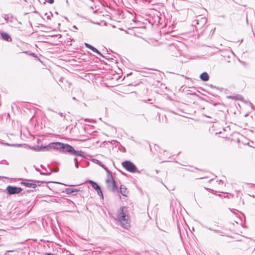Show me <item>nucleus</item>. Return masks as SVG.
I'll return each mask as SVG.
<instances>
[{
	"label": "nucleus",
	"instance_id": "1",
	"mask_svg": "<svg viewBox=\"0 0 255 255\" xmlns=\"http://www.w3.org/2000/svg\"><path fill=\"white\" fill-rule=\"evenodd\" d=\"M117 219L120 222L123 228L128 229L129 227L130 219L126 207H123L119 210Z\"/></svg>",
	"mask_w": 255,
	"mask_h": 255
},
{
	"label": "nucleus",
	"instance_id": "2",
	"mask_svg": "<svg viewBox=\"0 0 255 255\" xmlns=\"http://www.w3.org/2000/svg\"><path fill=\"white\" fill-rule=\"evenodd\" d=\"M207 22V19L205 17H202L198 16L196 17V19L192 21V25L195 26L197 30L200 29L201 32L204 30V27Z\"/></svg>",
	"mask_w": 255,
	"mask_h": 255
},
{
	"label": "nucleus",
	"instance_id": "3",
	"mask_svg": "<svg viewBox=\"0 0 255 255\" xmlns=\"http://www.w3.org/2000/svg\"><path fill=\"white\" fill-rule=\"evenodd\" d=\"M106 182L107 187L109 190L113 192H115L118 190V187L116 184L115 180L113 178L112 172L109 174H107V178Z\"/></svg>",
	"mask_w": 255,
	"mask_h": 255
},
{
	"label": "nucleus",
	"instance_id": "4",
	"mask_svg": "<svg viewBox=\"0 0 255 255\" xmlns=\"http://www.w3.org/2000/svg\"><path fill=\"white\" fill-rule=\"evenodd\" d=\"M56 150H59L63 152H68L71 154L73 149V147L72 146L68 144H64L59 142H56Z\"/></svg>",
	"mask_w": 255,
	"mask_h": 255
},
{
	"label": "nucleus",
	"instance_id": "5",
	"mask_svg": "<svg viewBox=\"0 0 255 255\" xmlns=\"http://www.w3.org/2000/svg\"><path fill=\"white\" fill-rule=\"evenodd\" d=\"M122 166L128 171L131 173L137 172L136 166L131 161L126 160L122 162Z\"/></svg>",
	"mask_w": 255,
	"mask_h": 255
},
{
	"label": "nucleus",
	"instance_id": "6",
	"mask_svg": "<svg viewBox=\"0 0 255 255\" xmlns=\"http://www.w3.org/2000/svg\"><path fill=\"white\" fill-rule=\"evenodd\" d=\"M56 142H52L47 145H41L37 146L38 151H49L52 149H56Z\"/></svg>",
	"mask_w": 255,
	"mask_h": 255
},
{
	"label": "nucleus",
	"instance_id": "7",
	"mask_svg": "<svg viewBox=\"0 0 255 255\" xmlns=\"http://www.w3.org/2000/svg\"><path fill=\"white\" fill-rule=\"evenodd\" d=\"M22 189L20 187L15 186H8L6 188V191L8 194L13 195L20 193Z\"/></svg>",
	"mask_w": 255,
	"mask_h": 255
},
{
	"label": "nucleus",
	"instance_id": "8",
	"mask_svg": "<svg viewBox=\"0 0 255 255\" xmlns=\"http://www.w3.org/2000/svg\"><path fill=\"white\" fill-rule=\"evenodd\" d=\"M0 34L2 37V38L6 41L10 42L11 41L12 39L10 36V35L6 32H0Z\"/></svg>",
	"mask_w": 255,
	"mask_h": 255
},
{
	"label": "nucleus",
	"instance_id": "9",
	"mask_svg": "<svg viewBox=\"0 0 255 255\" xmlns=\"http://www.w3.org/2000/svg\"><path fill=\"white\" fill-rule=\"evenodd\" d=\"M200 79L204 82L208 81L209 79V76L206 72L202 73L200 76Z\"/></svg>",
	"mask_w": 255,
	"mask_h": 255
},
{
	"label": "nucleus",
	"instance_id": "10",
	"mask_svg": "<svg viewBox=\"0 0 255 255\" xmlns=\"http://www.w3.org/2000/svg\"><path fill=\"white\" fill-rule=\"evenodd\" d=\"M21 184L24 185L27 187L31 188H35L37 187V185L36 184L27 182H21Z\"/></svg>",
	"mask_w": 255,
	"mask_h": 255
},
{
	"label": "nucleus",
	"instance_id": "11",
	"mask_svg": "<svg viewBox=\"0 0 255 255\" xmlns=\"http://www.w3.org/2000/svg\"><path fill=\"white\" fill-rule=\"evenodd\" d=\"M96 161V163L98 164L99 165H100L101 167H102L103 168H104L106 171H107V174L108 173H110V172H111V171H110L107 167H106L100 161L98 160H95Z\"/></svg>",
	"mask_w": 255,
	"mask_h": 255
},
{
	"label": "nucleus",
	"instance_id": "12",
	"mask_svg": "<svg viewBox=\"0 0 255 255\" xmlns=\"http://www.w3.org/2000/svg\"><path fill=\"white\" fill-rule=\"evenodd\" d=\"M72 155L79 156H83V153L82 151L76 150L73 148V151L71 153Z\"/></svg>",
	"mask_w": 255,
	"mask_h": 255
},
{
	"label": "nucleus",
	"instance_id": "13",
	"mask_svg": "<svg viewBox=\"0 0 255 255\" xmlns=\"http://www.w3.org/2000/svg\"><path fill=\"white\" fill-rule=\"evenodd\" d=\"M89 183L91 184V186L95 189V190H100V186L94 181L92 180L89 181Z\"/></svg>",
	"mask_w": 255,
	"mask_h": 255
},
{
	"label": "nucleus",
	"instance_id": "14",
	"mask_svg": "<svg viewBox=\"0 0 255 255\" xmlns=\"http://www.w3.org/2000/svg\"><path fill=\"white\" fill-rule=\"evenodd\" d=\"M79 191V190L76 189H73L72 188H67L65 189V192L67 194H70L75 192H78Z\"/></svg>",
	"mask_w": 255,
	"mask_h": 255
},
{
	"label": "nucleus",
	"instance_id": "15",
	"mask_svg": "<svg viewBox=\"0 0 255 255\" xmlns=\"http://www.w3.org/2000/svg\"><path fill=\"white\" fill-rule=\"evenodd\" d=\"M120 191H121V193L122 194V195L123 196H127V188L125 187V186L123 185H121L120 186Z\"/></svg>",
	"mask_w": 255,
	"mask_h": 255
},
{
	"label": "nucleus",
	"instance_id": "16",
	"mask_svg": "<svg viewBox=\"0 0 255 255\" xmlns=\"http://www.w3.org/2000/svg\"><path fill=\"white\" fill-rule=\"evenodd\" d=\"M202 227L203 228H206L209 230H211V231H214V232L216 233H219V234H221V232L219 230H215V229H212L211 228H210V227H208L207 226H205V225H203Z\"/></svg>",
	"mask_w": 255,
	"mask_h": 255
},
{
	"label": "nucleus",
	"instance_id": "17",
	"mask_svg": "<svg viewBox=\"0 0 255 255\" xmlns=\"http://www.w3.org/2000/svg\"><path fill=\"white\" fill-rule=\"evenodd\" d=\"M92 51L97 53L99 56L104 57V56L101 53V52L96 48L94 47Z\"/></svg>",
	"mask_w": 255,
	"mask_h": 255
},
{
	"label": "nucleus",
	"instance_id": "18",
	"mask_svg": "<svg viewBox=\"0 0 255 255\" xmlns=\"http://www.w3.org/2000/svg\"><path fill=\"white\" fill-rule=\"evenodd\" d=\"M85 46H86L87 48H88L90 49V50H93V49L94 48V46H93L92 45H90V44H88V43H85Z\"/></svg>",
	"mask_w": 255,
	"mask_h": 255
},
{
	"label": "nucleus",
	"instance_id": "19",
	"mask_svg": "<svg viewBox=\"0 0 255 255\" xmlns=\"http://www.w3.org/2000/svg\"><path fill=\"white\" fill-rule=\"evenodd\" d=\"M96 191L97 192L98 194L99 195V196L102 197V198H103V195L102 190L101 189V188L100 187V190H96Z\"/></svg>",
	"mask_w": 255,
	"mask_h": 255
},
{
	"label": "nucleus",
	"instance_id": "20",
	"mask_svg": "<svg viewBox=\"0 0 255 255\" xmlns=\"http://www.w3.org/2000/svg\"><path fill=\"white\" fill-rule=\"evenodd\" d=\"M74 162H75V167L78 168L79 167V164H78V161L77 158H75L74 159Z\"/></svg>",
	"mask_w": 255,
	"mask_h": 255
},
{
	"label": "nucleus",
	"instance_id": "21",
	"mask_svg": "<svg viewBox=\"0 0 255 255\" xmlns=\"http://www.w3.org/2000/svg\"><path fill=\"white\" fill-rule=\"evenodd\" d=\"M59 115L61 117H63V118L66 120H67H67H68V118H66V117L65 116V115H64L63 113H59Z\"/></svg>",
	"mask_w": 255,
	"mask_h": 255
},
{
	"label": "nucleus",
	"instance_id": "22",
	"mask_svg": "<svg viewBox=\"0 0 255 255\" xmlns=\"http://www.w3.org/2000/svg\"><path fill=\"white\" fill-rule=\"evenodd\" d=\"M40 174L41 175H50L51 173H50V172H49V173H45V172H40Z\"/></svg>",
	"mask_w": 255,
	"mask_h": 255
},
{
	"label": "nucleus",
	"instance_id": "23",
	"mask_svg": "<svg viewBox=\"0 0 255 255\" xmlns=\"http://www.w3.org/2000/svg\"><path fill=\"white\" fill-rule=\"evenodd\" d=\"M47 2H48V3H50V4H52L54 2V0H45Z\"/></svg>",
	"mask_w": 255,
	"mask_h": 255
},
{
	"label": "nucleus",
	"instance_id": "24",
	"mask_svg": "<svg viewBox=\"0 0 255 255\" xmlns=\"http://www.w3.org/2000/svg\"><path fill=\"white\" fill-rule=\"evenodd\" d=\"M45 255H56V254H51V253H46Z\"/></svg>",
	"mask_w": 255,
	"mask_h": 255
},
{
	"label": "nucleus",
	"instance_id": "25",
	"mask_svg": "<svg viewBox=\"0 0 255 255\" xmlns=\"http://www.w3.org/2000/svg\"><path fill=\"white\" fill-rule=\"evenodd\" d=\"M50 15H48L47 16V18L48 19H50V15H52V14L51 13H50Z\"/></svg>",
	"mask_w": 255,
	"mask_h": 255
},
{
	"label": "nucleus",
	"instance_id": "26",
	"mask_svg": "<svg viewBox=\"0 0 255 255\" xmlns=\"http://www.w3.org/2000/svg\"><path fill=\"white\" fill-rule=\"evenodd\" d=\"M14 251L13 250H10V251H7L6 252L8 253V252H13Z\"/></svg>",
	"mask_w": 255,
	"mask_h": 255
},
{
	"label": "nucleus",
	"instance_id": "27",
	"mask_svg": "<svg viewBox=\"0 0 255 255\" xmlns=\"http://www.w3.org/2000/svg\"><path fill=\"white\" fill-rule=\"evenodd\" d=\"M220 183H223V181H222V180H220L219 181V184H220Z\"/></svg>",
	"mask_w": 255,
	"mask_h": 255
},
{
	"label": "nucleus",
	"instance_id": "28",
	"mask_svg": "<svg viewBox=\"0 0 255 255\" xmlns=\"http://www.w3.org/2000/svg\"><path fill=\"white\" fill-rule=\"evenodd\" d=\"M73 100H76V98H75V97H73Z\"/></svg>",
	"mask_w": 255,
	"mask_h": 255
}]
</instances>
